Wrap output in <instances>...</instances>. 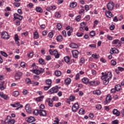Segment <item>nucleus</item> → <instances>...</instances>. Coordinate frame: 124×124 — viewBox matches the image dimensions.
<instances>
[{
  "label": "nucleus",
  "instance_id": "1",
  "mask_svg": "<svg viewBox=\"0 0 124 124\" xmlns=\"http://www.w3.org/2000/svg\"><path fill=\"white\" fill-rule=\"evenodd\" d=\"M101 74L102 80H105L106 79H111V78H112V73H111V72H108V73L102 72Z\"/></svg>",
  "mask_w": 124,
  "mask_h": 124
},
{
  "label": "nucleus",
  "instance_id": "2",
  "mask_svg": "<svg viewBox=\"0 0 124 124\" xmlns=\"http://www.w3.org/2000/svg\"><path fill=\"white\" fill-rule=\"evenodd\" d=\"M5 122L8 124H15V120L11 119V116H8Z\"/></svg>",
  "mask_w": 124,
  "mask_h": 124
},
{
  "label": "nucleus",
  "instance_id": "3",
  "mask_svg": "<svg viewBox=\"0 0 124 124\" xmlns=\"http://www.w3.org/2000/svg\"><path fill=\"white\" fill-rule=\"evenodd\" d=\"M0 35L3 39H9V35H8V33L6 31L1 32Z\"/></svg>",
  "mask_w": 124,
  "mask_h": 124
},
{
  "label": "nucleus",
  "instance_id": "4",
  "mask_svg": "<svg viewBox=\"0 0 124 124\" xmlns=\"http://www.w3.org/2000/svg\"><path fill=\"white\" fill-rule=\"evenodd\" d=\"M59 92V89L56 87H53L51 88L48 92V93L52 94V93H57Z\"/></svg>",
  "mask_w": 124,
  "mask_h": 124
},
{
  "label": "nucleus",
  "instance_id": "5",
  "mask_svg": "<svg viewBox=\"0 0 124 124\" xmlns=\"http://www.w3.org/2000/svg\"><path fill=\"white\" fill-rule=\"evenodd\" d=\"M114 5H115V3H114L113 1H109L107 4L108 10H112L114 9Z\"/></svg>",
  "mask_w": 124,
  "mask_h": 124
},
{
  "label": "nucleus",
  "instance_id": "6",
  "mask_svg": "<svg viewBox=\"0 0 124 124\" xmlns=\"http://www.w3.org/2000/svg\"><path fill=\"white\" fill-rule=\"evenodd\" d=\"M78 109H79V105L78 104V103H75L72 107L73 112H74V113H76V111Z\"/></svg>",
  "mask_w": 124,
  "mask_h": 124
},
{
  "label": "nucleus",
  "instance_id": "7",
  "mask_svg": "<svg viewBox=\"0 0 124 124\" xmlns=\"http://www.w3.org/2000/svg\"><path fill=\"white\" fill-rule=\"evenodd\" d=\"M111 100H112V97L111 96V95L108 94L106 98V101H104V103L105 105L108 104V103H110Z\"/></svg>",
  "mask_w": 124,
  "mask_h": 124
},
{
  "label": "nucleus",
  "instance_id": "8",
  "mask_svg": "<svg viewBox=\"0 0 124 124\" xmlns=\"http://www.w3.org/2000/svg\"><path fill=\"white\" fill-rule=\"evenodd\" d=\"M26 121H27V123H29V124H31V123L35 122L36 120L33 116H30L26 118Z\"/></svg>",
  "mask_w": 124,
  "mask_h": 124
},
{
  "label": "nucleus",
  "instance_id": "9",
  "mask_svg": "<svg viewBox=\"0 0 124 124\" xmlns=\"http://www.w3.org/2000/svg\"><path fill=\"white\" fill-rule=\"evenodd\" d=\"M39 114L41 117H46L47 116L46 110L43 109H39Z\"/></svg>",
  "mask_w": 124,
  "mask_h": 124
},
{
  "label": "nucleus",
  "instance_id": "10",
  "mask_svg": "<svg viewBox=\"0 0 124 124\" xmlns=\"http://www.w3.org/2000/svg\"><path fill=\"white\" fill-rule=\"evenodd\" d=\"M112 44H117V45L115 46L117 48H119V47H121L122 46V44H121V42L120 40L118 39H115L113 41Z\"/></svg>",
  "mask_w": 124,
  "mask_h": 124
},
{
  "label": "nucleus",
  "instance_id": "11",
  "mask_svg": "<svg viewBox=\"0 0 124 124\" xmlns=\"http://www.w3.org/2000/svg\"><path fill=\"white\" fill-rule=\"evenodd\" d=\"M0 96L2 98H4L5 100L9 99V96H8V95L4 94L3 92L0 93Z\"/></svg>",
  "mask_w": 124,
  "mask_h": 124
},
{
  "label": "nucleus",
  "instance_id": "12",
  "mask_svg": "<svg viewBox=\"0 0 124 124\" xmlns=\"http://www.w3.org/2000/svg\"><path fill=\"white\" fill-rule=\"evenodd\" d=\"M56 9H57V7L55 5L48 6L46 8V10L49 12H50L51 10H56Z\"/></svg>",
  "mask_w": 124,
  "mask_h": 124
},
{
  "label": "nucleus",
  "instance_id": "13",
  "mask_svg": "<svg viewBox=\"0 0 124 124\" xmlns=\"http://www.w3.org/2000/svg\"><path fill=\"white\" fill-rule=\"evenodd\" d=\"M72 55L74 58H78V55H79V52L77 50H74L72 51Z\"/></svg>",
  "mask_w": 124,
  "mask_h": 124
},
{
  "label": "nucleus",
  "instance_id": "14",
  "mask_svg": "<svg viewBox=\"0 0 124 124\" xmlns=\"http://www.w3.org/2000/svg\"><path fill=\"white\" fill-rule=\"evenodd\" d=\"M22 72H19L18 73H16L15 74V78L16 80H19L21 78V76H22Z\"/></svg>",
  "mask_w": 124,
  "mask_h": 124
},
{
  "label": "nucleus",
  "instance_id": "15",
  "mask_svg": "<svg viewBox=\"0 0 124 124\" xmlns=\"http://www.w3.org/2000/svg\"><path fill=\"white\" fill-rule=\"evenodd\" d=\"M52 55L55 56L56 59H59L60 58V54L58 53V50L56 49L53 51Z\"/></svg>",
  "mask_w": 124,
  "mask_h": 124
},
{
  "label": "nucleus",
  "instance_id": "16",
  "mask_svg": "<svg viewBox=\"0 0 124 124\" xmlns=\"http://www.w3.org/2000/svg\"><path fill=\"white\" fill-rule=\"evenodd\" d=\"M110 54H118L119 53V50H118L116 48H112L110 49Z\"/></svg>",
  "mask_w": 124,
  "mask_h": 124
},
{
  "label": "nucleus",
  "instance_id": "17",
  "mask_svg": "<svg viewBox=\"0 0 124 124\" xmlns=\"http://www.w3.org/2000/svg\"><path fill=\"white\" fill-rule=\"evenodd\" d=\"M70 47L71 48H73V49H77L79 47L78 44H75L74 43H72L70 44Z\"/></svg>",
  "mask_w": 124,
  "mask_h": 124
},
{
  "label": "nucleus",
  "instance_id": "18",
  "mask_svg": "<svg viewBox=\"0 0 124 124\" xmlns=\"http://www.w3.org/2000/svg\"><path fill=\"white\" fill-rule=\"evenodd\" d=\"M14 16L15 19H18V20H22L23 19V16H22L17 14H15Z\"/></svg>",
  "mask_w": 124,
  "mask_h": 124
},
{
  "label": "nucleus",
  "instance_id": "19",
  "mask_svg": "<svg viewBox=\"0 0 124 124\" xmlns=\"http://www.w3.org/2000/svg\"><path fill=\"white\" fill-rule=\"evenodd\" d=\"M25 110L27 113H31V108L30 107V105L29 104H27L25 106Z\"/></svg>",
  "mask_w": 124,
  "mask_h": 124
},
{
  "label": "nucleus",
  "instance_id": "20",
  "mask_svg": "<svg viewBox=\"0 0 124 124\" xmlns=\"http://www.w3.org/2000/svg\"><path fill=\"white\" fill-rule=\"evenodd\" d=\"M112 113L113 114V115H116L117 117H119V116H120L121 114L120 111H118V109H114L112 111Z\"/></svg>",
  "mask_w": 124,
  "mask_h": 124
},
{
  "label": "nucleus",
  "instance_id": "21",
  "mask_svg": "<svg viewBox=\"0 0 124 124\" xmlns=\"http://www.w3.org/2000/svg\"><path fill=\"white\" fill-rule=\"evenodd\" d=\"M46 101L48 103V106H50V107H53V102H54V101L52 100V99L49 98L47 99Z\"/></svg>",
  "mask_w": 124,
  "mask_h": 124
},
{
  "label": "nucleus",
  "instance_id": "22",
  "mask_svg": "<svg viewBox=\"0 0 124 124\" xmlns=\"http://www.w3.org/2000/svg\"><path fill=\"white\" fill-rule=\"evenodd\" d=\"M15 40L16 41V44L18 45V46H20V43H19V37L17 34H16L15 36Z\"/></svg>",
  "mask_w": 124,
  "mask_h": 124
},
{
  "label": "nucleus",
  "instance_id": "23",
  "mask_svg": "<svg viewBox=\"0 0 124 124\" xmlns=\"http://www.w3.org/2000/svg\"><path fill=\"white\" fill-rule=\"evenodd\" d=\"M16 108H16V110H19L20 108H23V105H20L19 103H16L15 104Z\"/></svg>",
  "mask_w": 124,
  "mask_h": 124
},
{
  "label": "nucleus",
  "instance_id": "24",
  "mask_svg": "<svg viewBox=\"0 0 124 124\" xmlns=\"http://www.w3.org/2000/svg\"><path fill=\"white\" fill-rule=\"evenodd\" d=\"M82 81L83 82V83H84V84H85L86 85H87V84L89 83L90 80L88 79V78H82Z\"/></svg>",
  "mask_w": 124,
  "mask_h": 124
},
{
  "label": "nucleus",
  "instance_id": "25",
  "mask_svg": "<svg viewBox=\"0 0 124 124\" xmlns=\"http://www.w3.org/2000/svg\"><path fill=\"white\" fill-rule=\"evenodd\" d=\"M93 94H97V95H100L101 94V92L100 90H95L93 91Z\"/></svg>",
  "mask_w": 124,
  "mask_h": 124
},
{
  "label": "nucleus",
  "instance_id": "26",
  "mask_svg": "<svg viewBox=\"0 0 124 124\" xmlns=\"http://www.w3.org/2000/svg\"><path fill=\"white\" fill-rule=\"evenodd\" d=\"M106 16L108 18H111V17H112V13L110 11H107L106 12Z\"/></svg>",
  "mask_w": 124,
  "mask_h": 124
},
{
  "label": "nucleus",
  "instance_id": "27",
  "mask_svg": "<svg viewBox=\"0 0 124 124\" xmlns=\"http://www.w3.org/2000/svg\"><path fill=\"white\" fill-rule=\"evenodd\" d=\"M44 98V96H41L39 97H37L36 98V101H37L38 102H41L42 101V99H43Z\"/></svg>",
  "mask_w": 124,
  "mask_h": 124
},
{
  "label": "nucleus",
  "instance_id": "28",
  "mask_svg": "<svg viewBox=\"0 0 124 124\" xmlns=\"http://www.w3.org/2000/svg\"><path fill=\"white\" fill-rule=\"evenodd\" d=\"M71 83V79L70 78H67L65 80V83L66 85H69Z\"/></svg>",
  "mask_w": 124,
  "mask_h": 124
},
{
  "label": "nucleus",
  "instance_id": "29",
  "mask_svg": "<svg viewBox=\"0 0 124 124\" xmlns=\"http://www.w3.org/2000/svg\"><path fill=\"white\" fill-rule=\"evenodd\" d=\"M56 39L57 40V41L59 42H62V36L60 35L59 36H57L56 38Z\"/></svg>",
  "mask_w": 124,
  "mask_h": 124
},
{
  "label": "nucleus",
  "instance_id": "30",
  "mask_svg": "<svg viewBox=\"0 0 124 124\" xmlns=\"http://www.w3.org/2000/svg\"><path fill=\"white\" fill-rule=\"evenodd\" d=\"M70 6L72 8H74V7L77 6V3H76V2H73L70 4Z\"/></svg>",
  "mask_w": 124,
  "mask_h": 124
},
{
  "label": "nucleus",
  "instance_id": "31",
  "mask_svg": "<svg viewBox=\"0 0 124 124\" xmlns=\"http://www.w3.org/2000/svg\"><path fill=\"white\" fill-rule=\"evenodd\" d=\"M36 11L39 13H42V12H43V10L40 7H38L36 8Z\"/></svg>",
  "mask_w": 124,
  "mask_h": 124
},
{
  "label": "nucleus",
  "instance_id": "32",
  "mask_svg": "<svg viewBox=\"0 0 124 124\" xmlns=\"http://www.w3.org/2000/svg\"><path fill=\"white\" fill-rule=\"evenodd\" d=\"M115 89L116 90V92H119L122 89V87H121L120 84H117L115 86Z\"/></svg>",
  "mask_w": 124,
  "mask_h": 124
},
{
  "label": "nucleus",
  "instance_id": "33",
  "mask_svg": "<svg viewBox=\"0 0 124 124\" xmlns=\"http://www.w3.org/2000/svg\"><path fill=\"white\" fill-rule=\"evenodd\" d=\"M46 85L48 86H51L52 85V80L51 79H46Z\"/></svg>",
  "mask_w": 124,
  "mask_h": 124
},
{
  "label": "nucleus",
  "instance_id": "34",
  "mask_svg": "<svg viewBox=\"0 0 124 124\" xmlns=\"http://www.w3.org/2000/svg\"><path fill=\"white\" fill-rule=\"evenodd\" d=\"M55 74L56 76H57V77H59L61 76V75H62V72H61V71H56L55 72Z\"/></svg>",
  "mask_w": 124,
  "mask_h": 124
},
{
  "label": "nucleus",
  "instance_id": "35",
  "mask_svg": "<svg viewBox=\"0 0 124 124\" xmlns=\"http://www.w3.org/2000/svg\"><path fill=\"white\" fill-rule=\"evenodd\" d=\"M33 38L35 39H37V38H39V35H38V32H37V31H35L34 34H33Z\"/></svg>",
  "mask_w": 124,
  "mask_h": 124
},
{
  "label": "nucleus",
  "instance_id": "36",
  "mask_svg": "<svg viewBox=\"0 0 124 124\" xmlns=\"http://www.w3.org/2000/svg\"><path fill=\"white\" fill-rule=\"evenodd\" d=\"M4 84V81H2L0 83V90L3 91L4 90V86H3V84Z\"/></svg>",
  "mask_w": 124,
  "mask_h": 124
},
{
  "label": "nucleus",
  "instance_id": "37",
  "mask_svg": "<svg viewBox=\"0 0 124 124\" xmlns=\"http://www.w3.org/2000/svg\"><path fill=\"white\" fill-rule=\"evenodd\" d=\"M33 114L35 115V116H38V114H39V109H35L33 112Z\"/></svg>",
  "mask_w": 124,
  "mask_h": 124
},
{
  "label": "nucleus",
  "instance_id": "38",
  "mask_svg": "<svg viewBox=\"0 0 124 124\" xmlns=\"http://www.w3.org/2000/svg\"><path fill=\"white\" fill-rule=\"evenodd\" d=\"M31 84L33 85V86H38V85H39V82L32 81L31 82Z\"/></svg>",
  "mask_w": 124,
  "mask_h": 124
},
{
  "label": "nucleus",
  "instance_id": "39",
  "mask_svg": "<svg viewBox=\"0 0 124 124\" xmlns=\"http://www.w3.org/2000/svg\"><path fill=\"white\" fill-rule=\"evenodd\" d=\"M25 81L26 83L28 85H30V84H31V79L29 78H26Z\"/></svg>",
  "mask_w": 124,
  "mask_h": 124
},
{
  "label": "nucleus",
  "instance_id": "40",
  "mask_svg": "<svg viewBox=\"0 0 124 124\" xmlns=\"http://www.w3.org/2000/svg\"><path fill=\"white\" fill-rule=\"evenodd\" d=\"M64 61L67 63L69 62H70V58L68 56H66L64 57Z\"/></svg>",
  "mask_w": 124,
  "mask_h": 124
},
{
  "label": "nucleus",
  "instance_id": "41",
  "mask_svg": "<svg viewBox=\"0 0 124 124\" xmlns=\"http://www.w3.org/2000/svg\"><path fill=\"white\" fill-rule=\"evenodd\" d=\"M33 73H35V74H37V75H39V74H40V70H33Z\"/></svg>",
  "mask_w": 124,
  "mask_h": 124
},
{
  "label": "nucleus",
  "instance_id": "42",
  "mask_svg": "<svg viewBox=\"0 0 124 124\" xmlns=\"http://www.w3.org/2000/svg\"><path fill=\"white\" fill-rule=\"evenodd\" d=\"M78 113L80 115H83V114H85V110L83 108H80L78 111Z\"/></svg>",
  "mask_w": 124,
  "mask_h": 124
},
{
  "label": "nucleus",
  "instance_id": "43",
  "mask_svg": "<svg viewBox=\"0 0 124 124\" xmlns=\"http://www.w3.org/2000/svg\"><path fill=\"white\" fill-rule=\"evenodd\" d=\"M108 83H109V79H108V78L104 79L103 80L104 85H108Z\"/></svg>",
  "mask_w": 124,
  "mask_h": 124
},
{
  "label": "nucleus",
  "instance_id": "44",
  "mask_svg": "<svg viewBox=\"0 0 124 124\" xmlns=\"http://www.w3.org/2000/svg\"><path fill=\"white\" fill-rule=\"evenodd\" d=\"M95 108H97L98 110H101V108H102V107L101 106V105L100 104H98L95 105Z\"/></svg>",
  "mask_w": 124,
  "mask_h": 124
},
{
  "label": "nucleus",
  "instance_id": "45",
  "mask_svg": "<svg viewBox=\"0 0 124 124\" xmlns=\"http://www.w3.org/2000/svg\"><path fill=\"white\" fill-rule=\"evenodd\" d=\"M89 34L91 36H92V37H93V36L95 35V32L93 31H92L90 32Z\"/></svg>",
  "mask_w": 124,
  "mask_h": 124
},
{
  "label": "nucleus",
  "instance_id": "46",
  "mask_svg": "<svg viewBox=\"0 0 124 124\" xmlns=\"http://www.w3.org/2000/svg\"><path fill=\"white\" fill-rule=\"evenodd\" d=\"M51 100L52 101H58V100H59V97L57 96H53Z\"/></svg>",
  "mask_w": 124,
  "mask_h": 124
},
{
  "label": "nucleus",
  "instance_id": "47",
  "mask_svg": "<svg viewBox=\"0 0 124 124\" xmlns=\"http://www.w3.org/2000/svg\"><path fill=\"white\" fill-rule=\"evenodd\" d=\"M14 96H18L19 95V92L18 91H15L13 93Z\"/></svg>",
  "mask_w": 124,
  "mask_h": 124
},
{
  "label": "nucleus",
  "instance_id": "48",
  "mask_svg": "<svg viewBox=\"0 0 124 124\" xmlns=\"http://www.w3.org/2000/svg\"><path fill=\"white\" fill-rule=\"evenodd\" d=\"M92 57L94 58V59H99V55L97 54H92Z\"/></svg>",
  "mask_w": 124,
  "mask_h": 124
},
{
  "label": "nucleus",
  "instance_id": "49",
  "mask_svg": "<svg viewBox=\"0 0 124 124\" xmlns=\"http://www.w3.org/2000/svg\"><path fill=\"white\" fill-rule=\"evenodd\" d=\"M0 54L2 55V56H3V57H5L6 58L8 56L7 55V54L4 51H0Z\"/></svg>",
  "mask_w": 124,
  "mask_h": 124
},
{
  "label": "nucleus",
  "instance_id": "50",
  "mask_svg": "<svg viewBox=\"0 0 124 124\" xmlns=\"http://www.w3.org/2000/svg\"><path fill=\"white\" fill-rule=\"evenodd\" d=\"M28 58H30V59L32 57H33V52L31 51L30 52V54H28Z\"/></svg>",
  "mask_w": 124,
  "mask_h": 124
},
{
  "label": "nucleus",
  "instance_id": "51",
  "mask_svg": "<svg viewBox=\"0 0 124 124\" xmlns=\"http://www.w3.org/2000/svg\"><path fill=\"white\" fill-rule=\"evenodd\" d=\"M13 4L16 7H19L20 5H21V4H20L19 2H15L13 3Z\"/></svg>",
  "mask_w": 124,
  "mask_h": 124
},
{
  "label": "nucleus",
  "instance_id": "52",
  "mask_svg": "<svg viewBox=\"0 0 124 124\" xmlns=\"http://www.w3.org/2000/svg\"><path fill=\"white\" fill-rule=\"evenodd\" d=\"M59 124V118H55V120L54 121V123L53 124Z\"/></svg>",
  "mask_w": 124,
  "mask_h": 124
},
{
  "label": "nucleus",
  "instance_id": "53",
  "mask_svg": "<svg viewBox=\"0 0 124 124\" xmlns=\"http://www.w3.org/2000/svg\"><path fill=\"white\" fill-rule=\"evenodd\" d=\"M57 28L58 29L59 31L62 28V24L61 23H58L57 25Z\"/></svg>",
  "mask_w": 124,
  "mask_h": 124
},
{
  "label": "nucleus",
  "instance_id": "54",
  "mask_svg": "<svg viewBox=\"0 0 124 124\" xmlns=\"http://www.w3.org/2000/svg\"><path fill=\"white\" fill-rule=\"evenodd\" d=\"M39 62L41 64H44L45 63V61L44 60L42 59H40L39 60Z\"/></svg>",
  "mask_w": 124,
  "mask_h": 124
},
{
  "label": "nucleus",
  "instance_id": "55",
  "mask_svg": "<svg viewBox=\"0 0 124 124\" xmlns=\"http://www.w3.org/2000/svg\"><path fill=\"white\" fill-rule=\"evenodd\" d=\"M109 30H110V31H113V30H115V25L114 24L111 25L109 27Z\"/></svg>",
  "mask_w": 124,
  "mask_h": 124
},
{
  "label": "nucleus",
  "instance_id": "56",
  "mask_svg": "<svg viewBox=\"0 0 124 124\" xmlns=\"http://www.w3.org/2000/svg\"><path fill=\"white\" fill-rule=\"evenodd\" d=\"M111 65L115 66L116 65V64H117V62H116V61H115L114 60H111Z\"/></svg>",
  "mask_w": 124,
  "mask_h": 124
},
{
  "label": "nucleus",
  "instance_id": "57",
  "mask_svg": "<svg viewBox=\"0 0 124 124\" xmlns=\"http://www.w3.org/2000/svg\"><path fill=\"white\" fill-rule=\"evenodd\" d=\"M77 36H78V37H82V36H83L84 35V33L78 32V33H77Z\"/></svg>",
  "mask_w": 124,
  "mask_h": 124
},
{
  "label": "nucleus",
  "instance_id": "58",
  "mask_svg": "<svg viewBox=\"0 0 124 124\" xmlns=\"http://www.w3.org/2000/svg\"><path fill=\"white\" fill-rule=\"evenodd\" d=\"M76 97L75 96H70V100H71V101H74V100L75 99Z\"/></svg>",
  "mask_w": 124,
  "mask_h": 124
},
{
  "label": "nucleus",
  "instance_id": "59",
  "mask_svg": "<svg viewBox=\"0 0 124 124\" xmlns=\"http://www.w3.org/2000/svg\"><path fill=\"white\" fill-rule=\"evenodd\" d=\"M76 20L77 21V22H79L80 20H81V16H78L76 18Z\"/></svg>",
  "mask_w": 124,
  "mask_h": 124
},
{
  "label": "nucleus",
  "instance_id": "60",
  "mask_svg": "<svg viewBox=\"0 0 124 124\" xmlns=\"http://www.w3.org/2000/svg\"><path fill=\"white\" fill-rule=\"evenodd\" d=\"M53 36H54V34L53 33V32H50L48 33V37H49L50 38H52V37H53Z\"/></svg>",
  "mask_w": 124,
  "mask_h": 124
},
{
  "label": "nucleus",
  "instance_id": "61",
  "mask_svg": "<svg viewBox=\"0 0 124 124\" xmlns=\"http://www.w3.org/2000/svg\"><path fill=\"white\" fill-rule=\"evenodd\" d=\"M55 16L57 17V18H61V15L60 14V13L56 12L55 13Z\"/></svg>",
  "mask_w": 124,
  "mask_h": 124
},
{
  "label": "nucleus",
  "instance_id": "62",
  "mask_svg": "<svg viewBox=\"0 0 124 124\" xmlns=\"http://www.w3.org/2000/svg\"><path fill=\"white\" fill-rule=\"evenodd\" d=\"M80 27H82V28H85L86 27V23L85 22H82L80 23Z\"/></svg>",
  "mask_w": 124,
  "mask_h": 124
},
{
  "label": "nucleus",
  "instance_id": "63",
  "mask_svg": "<svg viewBox=\"0 0 124 124\" xmlns=\"http://www.w3.org/2000/svg\"><path fill=\"white\" fill-rule=\"evenodd\" d=\"M79 78H80V75H79V73H78L77 75H76L75 79L76 80H79Z\"/></svg>",
  "mask_w": 124,
  "mask_h": 124
},
{
  "label": "nucleus",
  "instance_id": "64",
  "mask_svg": "<svg viewBox=\"0 0 124 124\" xmlns=\"http://www.w3.org/2000/svg\"><path fill=\"white\" fill-rule=\"evenodd\" d=\"M119 124V121L118 120H115L112 121V124Z\"/></svg>",
  "mask_w": 124,
  "mask_h": 124
}]
</instances>
